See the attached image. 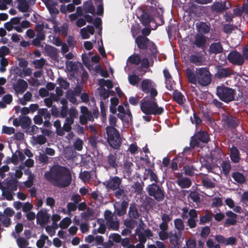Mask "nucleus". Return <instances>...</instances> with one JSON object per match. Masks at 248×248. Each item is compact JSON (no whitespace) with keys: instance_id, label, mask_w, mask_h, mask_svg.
I'll return each instance as SVG.
<instances>
[{"instance_id":"nucleus-15","label":"nucleus","mask_w":248,"mask_h":248,"mask_svg":"<svg viewBox=\"0 0 248 248\" xmlns=\"http://www.w3.org/2000/svg\"><path fill=\"white\" fill-rule=\"evenodd\" d=\"M225 215L227 217V218L225 220L224 226H233L236 224L237 215L235 213L229 210L225 213Z\"/></svg>"},{"instance_id":"nucleus-3","label":"nucleus","mask_w":248,"mask_h":248,"mask_svg":"<svg viewBox=\"0 0 248 248\" xmlns=\"http://www.w3.org/2000/svg\"><path fill=\"white\" fill-rule=\"evenodd\" d=\"M107 141L113 149H118L122 143V140L119 131L112 126H107Z\"/></svg>"},{"instance_id":"nucleus-35","label":"nucleus","mask_w":248,"mask_h":248,"mask_svg":"<svg viewBox=\"0 0 248 248\" xmlns=\"http://www.w3.org/2000/svg\"><path fill=\"white\" fill-rule=\"evenodd\" d=\"M19 118L20 126L23 129L27 128L31 124V120L29 116L20 115Z\"/></svg>"},{"instance_id":"nucleus-61","label":"nucleus","mask_w":248,"mask_h":248,"mask_svg":"<svg viewBox=\"0 0 248 248\" xmlns=\"http://www.w3.org/2000/svg\"><path fill=\"white\" fill-rule=\"evenodd\" d=\"M210 232L211 230L210 227L209 226H205L202 228L200 235L202 238L205 239L208 237Z\"/></svg>"},{"instance_id":"nucleus-9","label":"nucleus","mask_w":248,"mask_h":248,"mask_svg":"<svg viewBox=\"0 0 248 248\" xmlns=\"http://www.w3.org/2000/svg\"><path fill=\"white\" fill-rule=\"evenodd\" d=\"M104 163L105 164L104 167L107 170L111 168L117 169L118 167L119 162L116 154H109L106 157V158L105 159Z\"/></svg>"},{"instance_id":"nucleus-47","label":"nucleus","mask_w":248,"mask_h":248,"mask_svg":"<svg viewBox=\"0 0 248 248\" xmlns=\"http://www.w3.org/2000/svg\"><path fill=\"white\" fill-rule=\"evenodd\" d=\"M128 79L131 85L135 86L140 82L141 79L138 75L132 74L128 76Z\"/></svg>"},{"instance_id":"nucleus-16","label":"nucleus","mask_w":248,"mask_h":248,"mask_svg":"<svg viewBox=\"0 0 248 248\" xmlns=\"http://www.w3.org/2000/svg\"><path fill=\"white\" fill-rule=\"evenodd\" d=\"M196 27L198 31L201 34H207L211 30L210 23L199 21L196 23Z\"/></svg>"},{"instance_id":"nucleus-21","label":"nucleus","mask_w":248,"mask_h":248,"mask_svg":"<svg viewBox=\"0 0 248 248\" xmlns=\"http://www.w3.org/2000/svg\"><path fill=\"white\" fill-rule=\"evenodd\" d=\"M206 42V37L203 34H198L196 36L194 45L198 48H204Z\"/></svg>"},{"instance_id":"nucleus-33","label":"nucleus","mask_w":248,"mask_h":248,"mask_svg":"<svg viewBox=\"0 0 248 248\" xmlns=\"http://www.w3.org/2000/svg\"><path fill=\"white\" fill-rule=\"evenodd\" d=\"M220 165L223 174L225 176H227L229 174L232 168L230 161L228 159L223 160Z\"/></svg>"},{"instance_id":"nucleus-19","label":"nucleus","mask_w":248,"mask_h":248,"mask_svg":"<svg viewBox=\"0 0 248 248\" xmlns=\"http://www.w3.org/2000/svg\"><path fill=\"white\" fill-rule=\"evenodd\" d=\"M209 52L210 54H217L223 52V47L220 42L212 43L209 46Z\"/></svg>"},{"instance_id":"nucleus-45","label":"nucleus","mask_w":248,"mask_h":248,"mask_svg":"<svg viewBox=\"0 0 248 248\" xmlns=\"http://www.w3.org/2000/svg\"><path fill=\"white\" fill-rule=\"evenodd\" d=\"M16 242L19 248H26L29 244L28 240L22 237L17 238Z\"/></svg>"},{"instance_id":"nucleus-6","label":"nucleus","mask_w":248,"mask_h":248,"mask_svg":"<svg viewBox=\"0 0 248 248\" xmlns=\"http://www.w3.org/2000/svg\"><path fill=\"white\" fill-rule=\"evenodd\" d=\"M148 195L153 197L158 202H161L164 200L165 191L161 185L153 183L149 185L146 188Z\"/></svg>"},{"instance_id":"nucleus-56","label":"nucleus","mask_w":248,"mask_h":248,"mask_svg":"<svg viewBox=\"0 0 248 248\" xmlns=\"http://www.w3.org/2000/svg\"><path fill=\"white\" fill-rule=\"evenodd\" d=\"M66 67L71 72H77L78 69L77 64L72 61L66 62Z\"/></svg>"},{"instance_id":"nucleus-26","label":"nucleus","mask_w":248,"mask_h":248,"mask_svg":"<svg viewBox=\"0 0 248 248\" xmlns=\"http://www.w3.org/2000/svg\"><path fill=\"white\" fill-rule=\"evenodd\" d=\"M186 73L188 82L191 84H196L197 77L196 73L195 74L192 70L189 68L186 69Z\"/></svg>"},{"instance_id":"nucleus-49","label":"nucleus","mask_w":248,"mask_h":248,"mask_svg":"<svg viewBox=\"0 0 248 248\" xmlns=\"http://www.w3.org/2000/svg\"><path fill=\"white\" fill-rule=\"evenodd\" d=\"M53 125L56 128V133L58 136H63L64 135V132L62 130L61 121L59 120L54 121Z\"/></svg>"},{"instance_id":"nucleus-62","label":"nucleus","mask_w":248,"mask_h":248,"mask_svg":"<svg viewBox=\"0 0 248 248\" xmlns=\"http://www.w3.org/2000/svg\"><path fill=\"white\" fill-rule=\"evenodd\" d=\"M188 196L194 202L197 203L200 202V195L198 192L195 191L191 192Z\"/></svg>"},{"instance_id":"nucleus-4","label":"nucleus","mask_w":248,"mask_h":248,"mask_svg":"<svg viewBox=\"0 0 248 248\" xmlns=\"http://www.w3.org/2000/svg\"><path fill=\"white\" fill-rule=\"evenodd\" d=\"M216 94L222 101L226 103H228L235 100V90L223 84L217 86Z\"/></svg>"},{"instance_id":"nucleus-28","label":"nucleus","mask_w":248,"mask_h":248,"mask_svg":"<svg viewBox=\"0 0 248 248\" xmlns=\"http://www.w3.org/2000/svg\"><path fill=\"white\" fill-rule=\"evenodd\" d=\"M128 206V202L125 200L121 202V207L119 208H115V212L116 214L119 217L124 216L126 213Z\"/></svg>"},{"instance_id":"nucleus-2","label":"nucleus","mask_w":248,"mask_h":248,"mask_svg":"<svg viewBox=\"0 0 248 248\" xmlns=\"http://www.w3.org/2000/svg\"><path fill=\"white\" fill-rule=\"evenodd\" d=\"M44 178L53 186L61 188L67 187L72 181L70 170L65 167L53 166L44 173Z\"/></svg>"},{"instance_id":"nucleus-22","label":"nucleus","mask_w":248,"mask_h":248,"mask_svg":"<svg viewBox=\"0 0 248 248\" xmlns=\"http://www.w3.org/2000/svg\"><path fill=\"white\" fill-rule=\"evenodd\" d=\"M213 214L209 211H206L204 215L200 216L199 217V224L203 225L210 222L213 218Z\"/></svg>"},{"instance_id":"nucleus-1","label":"nucleus","mask_w":248,"mask_h":248,"mask_svg":"<svg viewBox=\"0 0 248 248\" xmlns=\"http://www.w3.org/2000/svg\"><path fill=\"white\" fill-rule=\"evenodd\" d=\"M155 87L156 84L150 79H143L141 82V90L146 94H150L140 102L141 111L145 115H160L164 111V108L158 106L155 98L158 94Z\"/></svg>"},{"instance_id":"nucleus-57","label":"nucleus","mask_w":248,"mask_h":248,"mask_svg":"<svg viewBox=\"0 0 248 248\" xmlns=\"http://www.w3.org/2000/svg\"><path fill=\"white\" fill-rule=\"evenodd\" d=\"M8 60L6 58H0V72L3 73L6 71V67L8 65Z\"/></svg>"},{"instance_id":"nucleus-55","label":"nucleus","mask_w":248,"mask_h":248,"mask_svg":"<svg viewBox=\"0 0 248 248\" xmlns=\"http://www.w3.org/2000/svg\"><path fill=\"white\" fill-rule=\"evenodd\" d=\"M147 171V175L149 176V178L151 181H155L157 184L158 182V178L156 174L151 169H146Z\"/></svg>"},{"instance_id":"nucleus-39","label":"nucleus","mask_w":248,"mask_h":248,"mask_svg":"<svg viewBox=\"0 0 248 248\" xmlns=\"http://www.w3.org/2000/svg\"><path fill=\"white\" fill-rule=\"evenodd\" d=\"M200 162L202 163V167L205 168L208 172H212L214 167L211 162H210L204 157L200 158Z\"/></svg>"},{"instance_id":"nucleus-51","label":"nucleus","mask_w":248,"mask_h":248,"mask_svg":"<svg viewBox=\"0 0 248 248\" xmlns=\"http://www.w3.org/2000/svg\"><path fill=\"white\" fill-rule=\"evenodd\" d=\"M71 223V219L69 217H66L61 221L59 226L62 229H65L68 227Z\"/></svg>"},{"instance_id":"nucleus-17","label":"nucleus","mask_w":248,"mask_h":248,"mask_svg":"<svg viewBox=\"0 0 248 248\" xmlns=\"http://www.w3.org/2000/svg\"><path fill=\"white\" fill-rule=\"evenodd\" d=\"M230 157L231 160L234 163H239L241 160L240 152L234 145H232L230 149Z\"/></svg>"},{"instance_id":"nucleus-63","label":"nucleus","mask_w":248,"mask_h":248,"mask_svg":"<svg viewBox=\"0 0 248 248\" xmlns=\"http://www.w3.org/2000/svg\"><path fill=\"white\" fill-rule=\"evenodd\" d=\"M83 141L82 140H81L79 138H78L74 142L73 144L75 150L80 151L82 150L83 148Z\"/></svg>"},{"instance_id":"nucleus-58","label":"nucleus","mask_w":248,"mask_h":248,"mask_svg":"<svg viewBox=\"0 0 248 248\" xmlns=\"http://www.w3.org/2000/svg\"><path fill=\"white\" fill-rule=\"evenodd\" d=\"M79 177L83 182H87L91 179V173L90 172L86 170H84L81 172L79 174Z\"/></svg>"},{"instance_id":"nucleus-34","label":"nucleus","mask_w":248,"mask_h":248,"mask_svg":"<svg viewBox=\"0 0 248 248\" xmlns=\"http://www.w3.org/2000/svg\"><path fill=\"white\" fill-rule=\"evenodd\" d=\"M140 20L144 26L149 25L152 20V17L150 14L146 12H143Z\"/></svg>"},{"instance_id":"nucleus-48","label":"nucleus","mask_w":248,"mask_h":248,"mask_svg":"<svg viewBox=\"0 0 248 248\" xmlns=\"http://www.w3.org/2000/svg\"><path fill=\"white\" fill-rule=\"evenodd\" d=\"M14 191H12L11 190H8L4 188L2 191V196H3L7 200L11 201L14 200L13 196L15 194Z\"/></svg>"},{"instance_id":"nucleus-44","label":"nucleus","mask_w":248,"mask_h":248,"mask_svg":"<svg viewBox=\"0 0 248 248\" xmlns=\"http://www.w3.org/2000/svg\"><path fill=\"white\" fill-rule=\"evenodd\" d=\"M68 114L69 117H66V119L74 122V119L78 117V113L77 109L75 107H72L69 108Z\"/></svg>"},{"instance_id":"nucleus-5","label":"nucleus","mask_w":248,"mask_h":248,"mask_svg":"<svg viewBox=\"0 0 248 248\" xmlns=\"http://www.w3.org/2000/svg\"><path fill=\"white\" fill-rule=\"evenodd\" d=\"M135 43L140 50L149 49L152 54H157L158 52L155 44L146 36L141 35L138 36Z\"/></svg>"},{"instance_id":"nucleus-20","label":"nucleus","mask_w":248,"mask_h":248,"mask_svg":"<svg viewBox=\"0 0 248 248\" xmlns=\"http://www.w3.org/2000/svg\"><path fill=\"white\" fill-rule=\"evenodd\" d=\"M169 239L172 248H181L182 242L180 240L179 235L176 233L170 234Z\"/></svg>"},{"instance_id":"nucleus-53","label":"nucleus","mask_w":248,"mask_h":248,"mask_svg":"<svg viewBox=\"0 0 248 248\" xmlns=\"http://www.w3.org/2000/svg\"><path fill=\"white\" fill-rule=\"evenodd\" d=\"M47 235L42 234L40 236V239L37 241L36 246L38 248H43L45 244V241L48 239Z\"/></svg>"},{"instance_id":"nucleus-52","label":"nucleus","mask_w":248,"mask_h":248,"mask_svg":"<svg viewBox=\"0 0 248 248\" xmlns=\"http://www.w3.org/2000/svg\"><path fill=\"white\" fill-rule=\"evenodd\" d=\"M190 119L191 123L195 124L196 126H199L202 123V119L195 112L193 113V117L191 116Z\"/></svg>"},{"instance_id":"nucleus-11","label":"nucleus","mask_w":248,"mask_h":248,"mask_svg":"<svg viewBox=\"0 0 248 248\" xmlns=\"http://www.w3.org/2000/svg\"><path fill=\"white\" fill-rule=\"evenodd\" d=\"M50 215L47 213L46 209H41L37 214V223L43 226L50 222Z\"/></svg>"},{"instance_id":"nucleus-27","label":"nucleus","mask_w":248,"mask_h":248,"mask_svg":"<svg viewBox=\"0 0 248 248\" xmlns=\"http://www.w3.org/2000/svg\"><path fill=\"white\" fill-rule=\"evenodd\" d=\"M176 183L181 188H189L192 184L190 179L188 177L181 178L177 180Z\"/></svg>"},{"instance_id":"nucleus-42","label":"nucleus","mask_w":248,"mask_h":248,"mask_svg":"<svg viewBox=\"0 0 248 248\" xmlns=\"http://www.w3.org/2000/svg\"><path fill=\"white\" fill-rule=\"evenodd\" d=\"M37 113L41 115L42 118L44 117L45 120L51 119L50 111H48L46 108H40L38 109Z\"/></svg>"},{"instance_id":"nucleus-64","label":"nucleus","mask_w":248,"mask_h":248,"mask_svg":"<svg viewBox=\"0 0 248 248\" xmlns=\"http://www.w3.org/2000/svg\"><path fill=\"white\" fill-rule=\"evenodd\" d=\"M125 195V191L123 188H121L120 187L115 190L114 193V196L117 199H120Z\"/></svg>"},{"instance_id":"nucleus-32","label":"nucleus","mask_w":248,"mask_h":248,"mask_svg":"<svg viewBox=\"0 0 248 248\" xmlns=\"http://www.w3.org/2000/svg\"><path fill=\"white\" fill-rule=\"evenodd\" d=\"M225 4L223 2H216L211 6V9L217 13H222L225 11Z\"/></svg>"},{"instance_id":"nucleus-37","label":"nucleus","mask_w":248,"mask_h":248,"mask_svg":"<svg viewBox=\"0 0 248 248\" xmlns=\"http://www.w3.org/2000/svg\"><path fill=\"white\" fill-rule=\"evenodd\" d=\"M127 61L132 64L137 65L141 62V58L139 54H134L129 57Z\"/></svg>"},{"instance_id":"nucleus-25","label":"nucleus","mask_w":248,"mask_h":248,"mask_svg":"<svg viewBox=\"0 0 248 248\" xmlns=\"http://www.w3.org/2000/svg\"><path fill=\"white\" fill-rule=\"evenodd\" d=\"M199 140L200 142L206 143L210 140L208 133L203 130H200L195 134Z\"/></svg>"},{"instance_id":"nucleus-40","label":"nucleus","mask_w":248,"mask_h":248,"mask_svg":"<svg viewBox=\"0 0 248 248\" xmlns=\"http://www.w3.org/2000/svg\"><path fill=\"white\" fill-rule=\"evenodd\" d=\"M128 215L130 218L135 219H138L139 217V213L135 205H131L129 207Z\"/></svg>"},{"instance_id":"nucleus-12","label":"nucleus","mask_w":248,"mask_h":248,"mask_svg":"<svg viewBox=\"0 0 248 248\" xmlns=\"http://www.w3.org/2000/svg\"><path fill=\"white\" fill-rule=\"evenodd\" d=\"M122 179L118 176L110 177L109 179L104 183L106 187L109 189L115 191L120 187Z\"/></svg>"},{"instance_id":"nucleus-50","label":"nucleus","mask_w":248,"mask_h":248,"mask_svg":"<svg viewBox=\"0 0 248 248\" xmlns=\"http://www.w3.org/2000/svg\"><path fill=\"white\" fill-rule=\"evenodd\" d=\"M143 183H140L139 182H135L132 186V187L135 192L137 194H141L143 191Z\"/></svg>"},{"instance_id":"nucleus-30","label":"nucleus","mask_w":248,"mask_h":248,"mask_svg":"<svg viewBox=\"0 0 248 248\" xmlns=\"http://www.w3.org/2000/svg\"><path fill=\"white\" fill-rule=\"evenodd\" d=\"M172 98L179 105H182L184 103V95L178 90H175L172 93Z\"/></svg>"},{"instance_id":"nucleus-7","label":"nucleus","mask_w":248,"mask_h":248,"mask_svg":"<svg viewBox=\"0 0 248 248\" xmlns=\"http://www.w3.org/2000/svg\"><path fill=\"white\" fill-rule=\"evenodd\" d=\"M196 74L197 77V83L202 86L209 85L212 81V75L207 67L196 68Z\"/></svg>"},{"instance_id":"nucleus-8","label":"nucleus","mask_w":248,"mask_h":248,"mask_svg":"<svg viewBox=\"0 0 248 248\" xmlns=\"http://www.w3.org/2000/svg\"><path fill=\"white\" fill-rule=\"evenodd\" d=\"M243 57L241 53L234 50L230 52L227 59L229 62L234 65L242 66L245 63Z\"/></svg>"},{"instance_id":"nucleus-13","label":"nucleus","mask_w":248,"mask_h":248,"mask_svg":"<svg viewBox=\"0 0 248 248\" xmlns=\"http://www.w3.org/2000/svg\"><path fill=\"white\" fill-rule=\"evenodd\" d=\"M217 70L215 77L218 79L225 78L233 75V71L230 68H224L221 65L216 66Z\"/></svg>"},{"instance_id":"nucleus-10","label":"nucleus","mask_w":248,"mask_h":248,"mask_svg":"<svg viewBox=\"0 0 248 248\" xmlns=\"http://www.w3.org/2000/svg\"><path fill=\"white\" fill-rule=\"evenodd\" d=\"M222 120L224 124L231 129L236 128L239 123L236 117L231 114H223Z\"/></svg>"},{"instance_id":"nucleus-54","label":"nucleus","mask_w":248,"mask_h":248,"mask_svg":"<svg viewBox=\"0 0 248 248\" xmlns=\"http://www.w3.org/2000/svg\"><path fill=\"white\" fill-rule=\"evenodd\" d=\"M183 170L186 175L192 176L194 175V167L193 166L186 165L184 167Z\"/></svg>"},{"instance_id":"nucleus-29","label":"nucleus","mask_w":248,"mask_h":248,"mask_svg":"<svg viewBox=\"0 0 248 248\" xmlns=\"http://www.w3.org/2000/svg\"><path fill=\"white\" fill-rule=\"evenodd\" d=\"M83 11L85 13H90L92 15L95 14V9L91 0L83 2Z\"/></svg>"},{"instance_id":"nucleus-46","label":"nucleus","mask_w":248,"mask_h":248,"mask_svg":"<svg viewBox=\"0 0 248 248\" xmlns=\"http://www.w3.org/2000/svg\"><path fill=\"white\" fill-rule=\"evenodd\" d=\"M74 121L65 118L64 123L62 130L63 132H69L72 129V125L74 124Z\"/></svg>"},{"instance_id":"nucleus-41","label":"nucleus","mask_w":248,"mask_h":248,"mask_svg":"<svg viewBox=\"0 0 248 248\" xmlns=\"http://www.w3.org/2000/svg\"><path fill=\"white\" fill-rule=\"evenodd\" d=\"M0 221L5 227H8L11 224V220L10 218L3 215L0 211Z\"/></svg>"},{"instance_id":"nucleus-18","label":"nucleus","mask_w":248,"mask_h":248,"mask_svg":"<svg viewBox=\"0 0 248 248\" xmlns=\"http://www.w3.org/2000/svg\"><path fill=\"white\" fill-rule=\"evenodd\" d=\"M17 180L15 178L5 179L3 184L5 186V188L8 190H11L12 191H15L17 189Z\"/></svg>"},{"instance_id":"nucleus-31","label":"nucleus","mask_w":248,"mask_h":248,"mask_svg":"<svg viewBox=\"0 0 248 248\" xmlns=\"http://www.w3.org/2000/svg\"><path fill=\"white\" fill-rule=\"evenodd\" d=\"M232 177L234 180L239 184H244L246 182V178L244 174L240 172L236 171L233 172Z\"/></svg>"},{"instance_id":"nucleus-14","label":"nucleus","mask_w":248,"mask_h":248,"mask_svg":"<svg viewBox=\"0 0 248 248\" xmlns=\"http://www.w3.org/2000/svg\"><path fill=\"white\" fill-rule=\"evenodd\" d=\"M28 86V83L25 80L19 78L16 83L13 84V88L16 93H22L27 89Z\"/></svg>"},{"instance_id":"nucleus-24","label":"nucleus","mask_w":248,"mask_h":248,"mask_svg":"<svg viewBox=\"0 0 248 248\" xmlns=\"http://www.w3.org/2000/svg\"><path fill=\"white\" fill-rule=\"evenodd\" d=\"M189 60L190 63L200 66L203 64L204 58L202 55L192 54L189 56Z\"/></svg>"},{"instance_id":"nucleus-23","label":"nucleus","mask_w":248,"mask_h":248,"mask_svg":"<svg viewBox=\"0 0 248 248\" xmlns=\"http://www.w3.org/2000/svg\"><path fill=\"white\" fill-rule=\"evenodd\" d=\"M133 164L130 161H126L124 163L123 174L124 178H128L131 176Z\"/></svg>"},{"instance_id":"nucleus-60","label":"nucleus","mask_w":248,"mask_h":248,"mask_svg":"<svg viewBox=\"0 0 248 248\" xmlns=\"http://www.w3.org/2000/svg\"><path fill=\"white\" fill-rule=\"evenodd\" d=\"M202 184L204 186L210 188L214 187L215 186V184L209 178L202 179Z\"/></svg>"},{"instance_id":"nucleus-59","label":"nucleus","mask_w":248,"mask_h":248,"mask_svg":"<svg viewBox=\"0 0 248 248\" xmlns=\"http://www.w3.org/2000/svg\"><path fill=\"white\" fill-rule=\"evenodd\" d=\"M10 50L7 46H3L0 47V58H5V56L9 55Z\"/></svg>"},{"instance_id":"nucleus-43","label":"nucleus","mask_w":248,"mask_h":248,"mask_svg":"<svg viewBox=\"0 0 248 248\" xmlns=\"http://www.w3.org/2000/svg\"><path fill=\"white\" fill-rule=\"evenodd\" d=\"M80 112L83 115H86L89 117V121L93 122L94 121V118L93 116L92 113L90 111L88 108L86 106H81L80 107Z\"/></svg>"},{"instance_id":"nucleus-36","label":"nucleus","mask_w":248,"mask_h":248,"mask_svg":"<svg viewBox=\"0 0 248 248\" xmlns=\"http://www.w3.org/2000/svg\"><path fill=\"white\" fill-rule=\"evenodd\" d=\"M18 4L17 8L19 11L25 13L27 12L29 8V5L26 0H18Z\"/></svg>"},{"instance_id":"nucleus-38","label":"nucleus","mask_w":248,"mask_h":248,"mask_svg":"<svg viewBox=\"0 0 248 248\" xmlns=\"http://www.w3.org/2000/svg\"><path fill=\"white\" fill-rule=\"evenodd\" d=\"M175 228L179 231V235H181V232L184 230L185 225L183 220L181 218H176L174 221Z\"/></svg>"}]
</instances>
